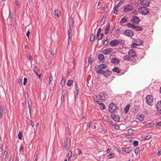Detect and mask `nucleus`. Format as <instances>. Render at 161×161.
<instances>
[{"label":"nucleus","mask_w":161,"mask_h":161,"mask_svg":"<svg viewBox=\"0 0 161 161\" xmlns=\"http://www.w3.org/2000/svg\"><path fill=\"white\" fill-rule=\"evenodd\" d=\"M24 147H21L19 149V152L20 153H22L23 151Z\"/></svg>","instance_id":"69168bd1"},{"label":"nucleus","mask_w":161,"mask_h":161,"mask_svg":"<svg viewBox=\"0 0 161 161\" xmlns=\"http://www.w3.org/2000/svg\"><path fill=\"white\" fill-rule=\"evenodd\" d=\"M18 138L19 139H21L22 138V135L21 131H20L18 135Z\"/></svg>","instance_id":"603ef678"},{"label":"nucleus","mask_w":161,"mask_h":161,"mask_svg":"<svg viewBox=\"0 0 161 161\" xmlns=\"http://www.w3.org/2000/svg\"><path fill=\"white\" fill-rule=\"evenodd\" d=\"M130 104H128L126 105V107L124 109V110H125V113H127L128 112L129 109L130 108Z\"/></svg>","instance_id":"473e14b6"},{"label":"nucleus","mask_w":161,"mask_h":161,"mask_svg":"<svg viewBox=\"0 0 161 161\" xmlns=\"http://www.w3.org/2000/svg\"><path fill=\"white\" fill-rule=\"evenodd\" d=\"M101 31V28H99L97 31V36H98L100 34V33Z\"/></svg>","instance_id":"e2e57ef3"},{"label":"nucleus","mask_w":161,"mask_h":161,"mask_svg":"<svg viewBox=\"0 0 161 161\" xmlns=\"http://www.w3.org/2000/svg\"><path fill=\"white\" fill-rule=\"evenodd\" d=\"M65 81V78L63 76V75L62 76V80L61 81V86L63 87L64 86V82Z\"/></svg>","instance_id":"a19ab883"},{"label":"nucleus","mask_w":161,"mask_h":161,"mask_svg":"<svg viewBox=\"0 0 161 161\" xmlns=\"http://www.w3.org/2000/svg\"><path fill=\"white\" fill-rule=\"evenodd\" d=\"M98 58L99 60L102 61H103L105 60L104 56L103 54H98Z\"/></svg>","instance_id":"a878e982"},{"label":"nucleus","mask_w":161,"mask_h":161,"mask_svg":"<svg viewBox=\"0 0 161 161\" xmlns=\"http://www.w3.org/2000/svg\"><path fill=\"white\" fill-rule=\"evenodd\" d=\"M13 17H14V15H13V13H12L9 12V18H10L11 19H13Z\"/></svg>","instance_id":"864d4df0"},{"label":"nucleus","mask_w":161,"mask_h":161,"mask_svg":"<svg viewBox=\"0 0 161 161\" xmlns=\"http://www.w3.org/2000/svg\"><path fill=\"white\" fill-rule=\"evenodd\" d=\"M114 128L115 129V130H118L119 129V125L117 123H115L114 124Z\"/></svg>","instance_id":"49530a36"},{"label":"nucleus","mask_w":161,"mask_h":161,"mask_svg":"<svg viewBox=\"0 0 161 161\" xmlns=\"http://www.w3.org/2000/svg\"><path fill=\"white\" fill-rule=\"evenodd\" d=\"M111 73V71H109L108 70H106L105 71H104L103 74V76L106 78L110 75Z\"/></svg>","instance_id":"f3484780"},{"label":"nucleus","mask_w":161,"mask_h":161,"mask_svg":"<svg viewBox=\"0 0 161 161\" xmlns=\"http://www.w3.org/2000/svg\"><path fill=\"white\" fill-rule=\"evenodd\" d=\"M95 39V36L93 34H92L91 35L90 40L91 42H93Z\"/></svg>","instance_id":"ea45409f"},{"label":"nucleus","mask_w":161,"mask_h":161,"mask_svg":"<svg viewBox=\"0 0 161 161\" xmlns=\"http://www.w3.org/2000/svg\"><path fill=\"white\" fill-rule=\"evenodd\" d=\"M126 25H127V26L128 28L132 27L133 29H134V26L135 25H133L132 23H127V24H126Z\"/></svg>","instance_id":"37998d69"},{"label":"nucleus","mask_w":161,"mask_h":161,"mask_svg":"<svg viewBox=\"0 0 161 161\" xmlns=\"http://www.w3.org/2000/svg\"><path fill=\"white\" fill-rule=\"evenodd\" d=\"M134 8V6L128 4L124 7V12H129L133 10Z\"/></svg>","instance_id":"0eeeda50"},{"label":"nucleus","mask_w":161,"mask_h":161,"mask_svg":"<svg viewBox=\"0 0 161 161\" xmlns=\"http://www.w3.org/2000/svg\"><path fill=\"white\" fill-rule=\"evenodd\" d=\"M94 99L97 102V101H100L99 99H98L97 97V95H95L94 96Z\"/></svg>","instance_id":"5fc2aeb1"},{"label":"nucleus","mask_w":161,"mask_h":161,"mask_svg":"<svg viewBox=\"0 0 161 161\" xmlns=\"http://www.w3.org/2000/svg\"><path fill=\"white\" fill-rule=\"evenodd\" d=\"M107 26V27L106 29H105V34H106V35H107L108 34V32L109 31V29H110V24L109 23L108 24Z\"/></svg>","instance_id":"cd10ccee"},{"label":"nucleus","mask_w":161,"mask_h":161,"mask_svg":"<svg viewBox=\"0 0 161 161\" xmlns=\"http://www.w3.org/2000/svg\"><path fill=\"white\" fill-rule=\"evenodd\" d=\"M138 12L142 14L146 15L148 13L149 10L148 8L146 7H143L139 8Z\"/></svg>","instance_id":"f257e3e1"},{"label":"nucleus","mask_w":161,"mask_h":161,"mask_svg":"<svg viewBox=\"0 0 161 161\" xmlns=\"http://www.w3.org/2000/svg\"><path fill=\"white\" fill-rule=\"evenodd\" d=\"M133 29L136 31H142L143 28L140 26L135 25Z\"/></svg>","instance_id":"bb28decb"},{"label":"nucleus","mask_w":161,"mask_h":161,"mask_svg":"<svg viewBox=\"0 0 161 161\" xmlns=\"http://www.w3.org/2000/svg\"><path fill=\"white\" fill-rule=\"evenodd\" d=\"M108 43V37L107 39L104 41L103 42V44L104 45L107 46Z\"/></svg>","instance_id":"3c124183"},{"label":"nucleus","mask_w":161,"mask_h":161,"mask_svg":"<svg viewBox=\"0 0 161 161\" xmlns=\"http://www.w3.org/2000/svg\"><path fill=\"white\" fill-rule=\"evenodd\" d=\"M140 152V148L139 147L136 148L135 150V153L137 155Z\"/></svg>","instance_id":"c03bdc74"},{"label":"nucleus","mask_w":161,"mask_h":161,"mask_svg":"<svg viewBox=\"0 0 161 161\" xmlns=\"http://www.w3.org/2000/svg\"><path fill=\"white\" fill-rule=\"evenodd\" d=\"M111 62L113 64H118L119 62V60L115 58H112L111 60Z\"/></svg>","instance_id":"4be33fe9"},{"label":"nucleus","mask_w":161,"mask_h":161,"mask_svg":"<svg viewBox=\"0 0 161 161\" xmlns=\"http://www.w3.org/2000/svg\"><path fill=\"white\" fill-rule=\"evenodd\" d=\"M136 46L137 45L135 43H134L132 44L131 46L132 48H134L136 47Z\"/></svg>","instance_id":"052dcab7"},{"label":"nucleus","mask_w":161,"mask_h":161,"mask_svg":"<svg viewBox=\"0 0 161 161\" xmlns=\"http://www.w3.org/2000/svg\"><path fill=\"white\" fill-rule=\"evenodd\" d=\"M117 108L118 107L113 102H112L109 105V111L112 113L116 112L117 110Z\"/></svg>","instance_id":"f03ea898"},{"label":"nucleus","mask_w":161,"mask_h":161,"mask_svg":"<svg viewBox=\"0 0 161 161\" xmlns=\"http://www.w3.org/2000/svg\"><path fill=\"white\" fill-rule=\"evenodd\" d=\"M97 103L99 105V107L101 110H103L105 109V105L103 103H102L101 101H97Z\"/></svg>","instance_id":"dca6fc26"},{"label":"nucleus","mask_w":161,"mask_h":161,"mask_svg":"<svg viewBox=\"0 0 161 161\" xmlns=\"http://www.w3.org/2000/svg\"><path fill=\"white\" fill-rule=\"evenodd\" d=\"M34 72H35V74H36V75L39 77V78H40V76H41V75L40 74H39L37 72V71L36 70H34Z\"/></svg>","instance_id":"6e6d98bb"},{"label":"nucleus","mask_w":161,"mask_h":161,"mask_svg":"<svg viewBox=\"0 0 161 161\" xmlns=\"http://www.w3.org/2000/svg\"><path fill=\"white\" fill-rule=\"evenodd\" d=\"M141 4L143 7H147L149 6L150 2L147 0H141Z\"/></svg>","instance_id":"9d476101"},{"label":"nucleus","mask_w":161,"mask_h":161,"mask_svg":"<svg viewBox=\"0 0 161 161\" xmlns=\"http://www.w3.org/2000/svg\"><path fill=\"white\" fill-rule=\"evenodd\" d=\"M124 42L125 41L124 40L119 41L117 39H114L111 41L110 42V44L111 46L115 47L118 46L120 43H124Z\"/></svg>","instance_id":"7ed1b4c3"},{"label":"nucleus","mask_w":161,"mask_h":161,"mask_svg":"<svg viewBox=\"0 0 161 161\" xmlns=\"http://www.w3.org/2000/svg\"><path fill=\"white\" fill-rule=\"evenodd\" d=\"M99 100L102 101H105L108 97V94L105 92H103L99 94Z\"/></svg>","instance_id":"20e7f679"},{"label":"nucleus","mask_w":161,"mask_h":161,"mask_svg":"<svg viewBox=\"0 0 161 161\" xmlns=\"http://www.w3.org/2000/svg\"><path fill=\"white\" fill-rule=\"evenodd\" d=\"M157 155L158 156H159L161 155V149L159 150L158 152Z\"/></svg>","instance_id":"774afa93"},{"label":"nucleus","mask_w":161,"mask_h":161,"mask_svg":"<svg viewBox=\"0 0 161 161\" xmlns=\"http://www.w3.org/2000/svg\"><path fill=\"white\" fill-rule=\"evenodd\" d=\"M123 59L125 61H129L130 60V58L129 57V56L128 55H126L124 56Z\"/></svg>","instance_id":"79ce46f5"},{"label":"nucleus","mask_w":161,"mask_h":161,"mask_svg":"<svg viewBox=\"0 0 161 161\" xmlns=\"http://www.w3.org/2000/svg\"><path fill=\"white\" fill-rule=\"evenodd\" d=\"M113 51V50L112 48H109L103 50L101 52V53L105 55H107L111 53Z\"/></svg>","instance_id":"9b49d317"},{"label":"nucleus","mask_w":161,"mask_h":161,"mask_svg":"<svg viewBox=\"0 0 161 161\" xmlns=\"http://www.w3.org/2000/svg\"><path fill=\"white\" fill-rule=\"evenodd\" d=\"M30 101H31L30 104L29 103V102H28V107H29V113H30V114L31 113V105H32L31 101V100H30Z\"/></svg>","instance_id":"de8ad7c7"},{"label":"nucleus","mask_w":161,"mask_h":161,"mask_svg":"<svg viewBox=\"0 0 161 161\" xmlns=\"http://www.w3.org/2000/svg\"><path fill=\"white\" fill-rule=\"evenodd\" d=\"M67 93V91L66 89H64L62 92V96L61 97V100H64V97L66 96Z\"/></svg>","instance_id":"4468645a"},{"label":"nucleus","mask_w":161,"mask_h":161,"mask_svg":"<svg viewBox=\"0 0 161 161\" xmlns=\"http://www.w3.org/2000/svg\"><path fill=\"white\" fill-rule=\"evenodd\" d=\"M148 124L150 125L151 127H153L154 125V123L152 122Z\"/></svg>","instance_id":"338daca9"},{"label":"nucleus","mask_w":161,"mask_h":161,"mask_svg":"<svg viewBox=\"0 0 161 161\" xmlns=\"http://www.w3.org/2000/svg\"><path fill=\"white\" fill-rule=\"evenodd\" d=\"M124 34L126 36L130 37H132L134 35L133 31L130 30H127L125 31Z\"/></svg>","instance_id":"1a4fd4ad"},{"label":"nucleus","mask_w":161,"mask_h":161,"mask_svg":"<svg viewBox=\"0 0 161 161\" xmlns=\"http://www.w3.org/2000/svg\"><path fill=\"white\" fill-rule=\"evenodd\" d=\"M133 130L132 129H129L128 130V133L129 134H131L133 133Z\"/></svg>","instance_id":"0e129e2a"},{"label":"nucleus","mask_w":161,"mask_h":161,"mask_svg":"<svg viewBox=\"0 0 161 161\" xmlns=\"http://www.w3.org/2000/svg\"><path fill=\"white\" fill-rule=\"evenodd\" d=\"M144 118V115H140L137 118V119L140 121L143 120Z\"/></svg>","instance_id":"4c0bfd02"},{"label":"nucleus","mask_w":161,"mask_h":161,"mask_svg":"<svg viewBox=\"0 0 161 161\" xmlns=\"http://www.w3.org/2000/svg\"><path fill=\"white\" fill-rule=\"evenodd\" d=\"M128 19L127 17H124L119 22L120 25H122L123 23H125L127 22Z\"/></svg>","instance_id":"6ab92c4d"},{"label":"nucleus","mask_w":161,"mask_h":161,"mask_svg":"<svg viewBox=\"0 0 161 161\" xmlns=\"http://www.w3.org/2000/svg\"><path fill=\"white\" fill-rule=\"evenodd\" d=\"M75 89L76 90V92H75V99H76L78 98V95L79 93V88L78 87V85L76 86L75 88Z\"/></svg>","instance_id":"7c9ffc66"},{"label":"nucleus","mask_w":161,"mask_h":161,"mask_svg":"<svg viewBox=\"0 0 161 161\" xmlns=\"http://www.w3.org/2000/svg\"><path fill=\"white\" fill-rule=\"evenodd\" d=\"M119 4L117 5L115 8L114 11V13L115 14H118V9L119 8Z\"/></svg>","instance_id":"c9c22d12"},{"label":"nucleus","mask_w":161,"mask_h":161,"mask_svg":"<svg viewBox=\"0 0 161 161\" xmlns=\"http://www.w3.org/2000/svg\"><path fill=\"white\" fill-rule=\"evenodd\" d=\"M113 71L117 73H119L120 72V70L119 68L117 67H114L113 70Z\"/></svg>","instance_id":"f704fd0d"},{"label":"nucleus","mask_w":161,"mask_h":161,"mask_svg":"<svg viewBox=\"0 0 161 161\" xmlns=\"http://www.w3.org/2000/svg\"><path fill=\"white\" fill-rule=\"evenodd\" d=\"M95 69L97 73L103 74L104 73V70H103V69H99L98 67H95Z\"/></svg>","instance_id":"5701e85b"},{"label":"nucleus","mask_w":161,"mask_h":161,"mask_svg":"<svg viewBox=\"0 0 161 161\" xmlns=\"http://www.w3.org/2000/svg\"><path fill=\"white\" fill-rule=\"evenodd\" d=\"M72 155V154L71 152L70 151H69L68 153V156H67L68 159H69L70 158Z\"/></svg>","instance_id":"8fccbe9b"},{"label":"nucleus","mask_w":161,"mask_h":161,"mask_svg":"<svg viewBox=\"0 0 161 161\" xmlns=\"http://www.w3.org/2000/svg\"><path fill=\"white\" fill-rule=\"evenodd\" d=\"M104 36V34L103 33L101 34L100 35V34L98 35L97 36V39L98 40H100Z\"/></svg>","instance_id":"58836bf2"},{"label":"nucleus","mask_w":161,"mask_h":161,"mask_svg":"<svg viewBox=\"0 0 161 161\" xmlns=\"http://www.w3.org/2000/svg\"><path fill=\"white\" fill-rule=\"evenodd\" d=\"M106 18V16L104 15L101 20V21L100 23V26H102L104 24Z\"/></svg>","instance_id":"b1692460"},{"label":"nucleus","mask_w":161,"mask_h":161,"mask_svg":"<svg viewBox=\"0 0 161 161\" xmlns=\"http://www.w3.org/2000/svg\"><path fill=\"white\" fill-rule=\"evenodd\" d=\"M156 108L160 111H161V101H158L156 104ZM161 114V112L159 113Z\"/></svg>","instance_id":"aec40b11"},{"label":"nucleus","mask_w":161,"mask_h":161,"mask_svg":"<svg viewBox=\"0 0 161 161\" xmlns=\"http://www.w3.org/2000/svg\"><path fill=\"white\" fill-rule=\"evenodd\" d=\"M7 152L5 150L3 153L2 159H5L7 157Z\"/></svg>","instance_id":"e433bc0d"},{"label":"nucleus","mask_w":161,"mask_h":161,"mask_svg":"<svg viewBox=\"0 0 161 161\" xmlns=\"http://www.w3.org/2000/svg\"><path fill=\"white\" fill-rule=\"evenodd\" d=\"M138 142L137 141H135L133 142V145L134 146L136 147L138 145Z\"/></svg>","instance_id":"09e8293b"},{"label":"nucleus","mask_w":161,"mask_h":161,"mask_svg":"<svg viewBox=\"0 0 161 161\" xmlns=\"http://www.w3.org/2000/svg\"><path fill=\"white\" fill-rule=\"evenodd\" d=\"M114 154L113 153H111L107 156V158L108 159L114 157Z\"/></svg>","instance_id":"2f4dec72"},{"label":"nucleus","mask_w":161,"mask_h":161,"mask_svg":"<svg viewBox=\"0 0 161 161\" xmlns=\"http://www.w3.org/2000/svg\"><path fill=\"white\" fill-rule=\"evenodd\" d=\"M135 43L137 46L142 45L143 43V42L141 40L138 39H136L134 40Z\"/></svg>","instance_id":"2eb2a0df"},{"label":"nucleus","mask_w":161,"mask_h":161,"mask_svg":"<svg viewBox=\"0 0 161 161\" xmlns=\"http://www.w3.org/2000/svg\"><path fill=\"white\" fill-rule=\"evenodd\" d=\"M67 85L69 86H70L73 84V81L72 80H69L67 82Z\"/></svg>","instance_id":"72a5a7b5"},{"label":"nucleus","mask_w":161,"mask_h":161,"mask_svg":"<svg viewBox=\"0 0 161 161\" xmlns=\"http://www.w3.org/2000/svg\"><path fill=\"white\" fill-rule=\"evenodd\" d=\"M111 116L112 118L115 121L118 122L119 121V118L118 115L116 116L113 114H111Z\"/></svg>","instance_id":"a211bd4d"},{"label":"nucleus","mask_w":161,"mask_h":161,"mask_svg":"<svg viewBox=\"0 0 161 161\" xmlns=\"http://www.w3.org/2000/svg\"><path fill=\"white\" fill-rule=\"evenodd\" d=\"M128 54L130 57L135 58L136 57V53L133 49H130L129 51Z\"/></svg>","instance_id":"f8f14e48"},{"label":"nucleus","mask_w":161,"mask_h":161,"mask_svg":"<svg viewBox=\"0 0 161 161\" xmlns=\"http://www.w3.org/2000/svg\"><path fill=\"white\" fill-rule=\"evenodd\" d=\"M122 149L126 153H129L132 150V148L131 147H122Z\"/></svg>","instance_id":"ddd939ff"},{"label":"nucleus","mask_w":161,"mask_h":161,"mask_svg":"<svg viewBox=\"0 0 161 161\" xmlns=\"http://www.w3.org/2000/svg\"><path fill=\"white\" fill-rule=\"evenodd\" d=\"M103 119L106 121H108L109 120V118L108 116H105L103 117Z\"/></svg>","instance_id":"13d9d810"},{"label":"nucleus","mask_w":161,"mask_h":161,"mask_svg":"<svg viewBox=\"0 0 161 161\" xmlns=\"http://www.w3.org/2000/svg\"><path fill=\"white\" fill-rule=\"evenodd\" d=\"M71 140L68 137L64 142V147L68 150H69L70 148Z\"/></svg>","instance_id":"39448f33"},{"label":"nucleus","mask_w":161,"mask_h":161,"mask_svg":"<svg viewBox=\"0 0 161 161\" xmlns=\"http://www.w3.org/2000/svg\"><path fill=\"white\" fill-rule=\"evenodd\" d=\"M107 67V66L106 64H102L98 65L97 66V67L101 69H105Z\"/></svg>","instance_id":"393cba45"},{"label":"nucleus","mask_w":161,"mask_h":161,"mask_svg":"<svg viewBox=\"0 0 161 161\" xmlns=\"http://www.w3.org/2000/svg\"><path fill=\"white\" fill-rule=\"evenodd\" d=\"M153 98L152 96L148 95L146 97V100L147 103L150 106L153 105Z\"/></svg>","instance_id":"423d86ee"},{"label":"nucleus","mask_w":161,"mask_h":161,"mask_svg":"<svg viewBox=\"0 0 161 161\" xmlns=\"http://www.w3.org/2000/svg\"><path fill=\"white\" fill-rule=\"evenodd\" d=\"M60 15V12L58 9H57L55 11V15L59 17Z\"/></svg>","instance_id":"c756f323"},{"label":"nucleus","mask_w":161,"mask_h":161,"mask_svg":"<svg viewBox=\"0 0 161 161\" xmlns=\"http://www.w3.org/2000/svg\"><path fill=\"white\" fill-rule=\"evenodd\" d=\"M124 2H123V1L122 0H121V1H120L119 2V3H118V4H119V7H120L121 5L122 4H123L124 3Z\"/></svg>","instance_id":"680f3d73"},{"label":"nucleus","mask_w":161,"mask_h":161,"mask_svg":"<svg viewBox=\"0 0 161 161\" xmlns=\"http://www.w3.org/2000/svg\"><path fill=\"white\" fill-rule=\"evenodd\" d=\"M53 80V77L52 74L50 73V77L49 78V84L50 86H52L53 84L52 83V81Z\"/></svg>","instance_id":"c85d7f7f"},{"label":"nucleus","mask_w":161,"mask_h":161,"mask_svg":"<svg viewBox=\"0 0 161 161\" xmlns=\"http://www.w3.org/2000/svg\"><path fill=\"white\" fill-rule=\"evenodd\" d=\"M156 125L157 127H158L160 126H161V122H156Z\"/></svg>","instance_id":"bf43d9fd"},{"label":"nucleus","mask_w":161,"mask_h":161,"mask_svg":"<svg viewBox=\"0 0 161 161\" xmlns=\"http://www.w3.org/2000/svg\"><path fill=\"white\" fill-rule=\"evenodd\" d=\"M152 136L151 135H149L145 137L144 140L146 141L149 140L151 138Z\"/></svg>","instance_id":"a18cd8bd"},{"label":"nucleus","mask_w":161,"mask_h":161,"mask_svg":"<svg viewBox=\"0 0 161 161\" xmlns=\"http://www.w3.org/2000/svg\"><path fill=\"white\" fill-rule=\"evenodd\" d=\"M72 25H70V27L69 28V30L68 31V36H69V39H68V42H69V41L70 39L71 40V36H72V35H70V34H71L72 33V29L71 28V26Z\"/></svg>","instance_id":"412c9836"},{"label":"nucleus","mask_w":161,"mask_h":161,"mask_svg":"<svg viewBox=\"0 0 161 161\" xmlns=\"http://www.w3.org/2000/svg\"><path fill=\"white\" fill-rule=\"evenodd\" d=\"M140 21V19L139 18L136 16H133L131 19V22H132L134 24L136 25L139 23Z\"/></svg>","instance_id":"6e6552de"},{"label":"nucleus","mask_w":161,"mask_h":161,"mask_svg":"<svg viewBox=\"0 0 161 161\" xmlns=\"http://www.w3.org/2000/svg\"><path fill=\"white\" fill-rule=\"evenodd\" d=\"M27 79L26 78H24V79L23 85H25L27 82Z\"/></svg>","instance_id":"4d7b16f0"}]
</instances>
